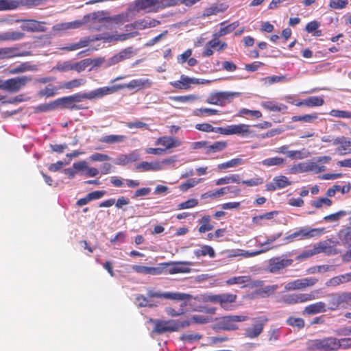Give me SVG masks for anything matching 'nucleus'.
Returning <instances> with one entry per match:
<instances>
[{
  "instance_id": "obj_6",
  "label": "nucleus",
  "mask_w": 351,
  "mask_h": 351,
  "mask_svg": "<svg viewBox=\"0 0 351 351\" xmlns=\"http://www.w3.org/2000/svg\"><path fill=\"white\" fill-rule=\"evenodd\" d=\"M325 232V228H302L299 230L287 236L285 240L287 242H292L295 239L299 240L307 239L313 237H318Z\"/></svg>"
},
{
  "instance_id": "obj_62",
  "label": "nucleus",
  "mask_w": 351,
  "mask_h": 351,
  "mask_svg": "<svg viewBox=\"0 0 351 351\" xmlns=\"http://www.w3.org/2000/svg\"><path fill=\"white\" fill-rule=\"evenodd\" d=\"M317 119V114L316 113L312 114H304L302 116H293L291 120L295 121H304L307 123H311L314 120Z\"/></svg>"
},
{
  "instance_id": "obj_10",
  "label": "nucleus",
  "mask_w": 351,
  "mask_h": 351,
  "mask_svg": "<svg viewBox=\"0 0 351 351\" xmlns=\"http://www.w3.org/2000/svg\"><path fill=\"white\" fill-rule=\"evenodd\" d=\"M151 322H152L154 324V328L152 330L153 333L160 335L165 332L178 331L177 320L151 319Z\"/></svg>"
},
{
  "instance_id": "obj_33",
  "label": "nucleus",
  "mask_w": 351,
  "mask_h": 351,
  "mask_svg": "<svg viewBox=\"0 0 351 351\" xmlns=\"http://www.w3.org/2000/svg\"><path fill=\"white\" fill-rule=\"evenodd\" d=\"M192 298L191 295L185 293L170 291L164 293V299L173 301H180L186 303V301L190 300Z\"/></svg>"
},
{
  "instance_id": "obj_7",
  "label": "nucleus",
  "mask_w": 351,
  "mask_h": 351,
  "mask_svg": "<svg viewBox=\"0 0 351 351\" xmlns=\"http://www.w3.org/2000/svg\"><path fill=\"white\" fill-rule=\"evenodd\" d=\"M337 343L335 337H325L311 341L309 347L312 351H338Z\"/></svg>"
},
{
  "instance_id": "obj_17",
  "label": "nucleus",
  "mask_w": 351,
  "mask_h": 351,
  "mask_svg": "<svg viewBox=\"0 0 351 351\" xmlns=\"http://www.w3.org/2000/svg\"><path fill=\"white\" fill-rule=\"evenodd\" d=\"M337 242L332 239H326L319 242L315 245L317 254L324 253L327 255H335L339 253L336 248Z\"/></svg>"
},
{
  "instance_id": "obj_49",
  "label": "nucleus",
  "mask_w": 351,
  "mask_h": 351,
  "mask_svg": "<svg viewBox=\"0 0 351 351\" xmlns=\"http://www.w3.org/2000/svg\"><path fill=\"white\" fill-rule=\"evenodd\" d=\"M56 100L51 101L47 104H42L35 108V112H45L49 111L55 110L57 109Z\"/></svg>"
},
{
  "instance_id": "obj_25",
  "label": "nucleus",
  "mask_w": 351,
  "mask_h": 351,
  "mask_svg": "<svg viewBox=\"0 0 351 351\" xmlns=\"http://www.w3.org/2000/svg\"><path fill=\"white\" fill-rule=\"evenodd\" d=\"M250 126L247 124L239 123L228 125V135H239L246 136L251 133Z\"/></svg>"
},
{
  "instance_id": "obj_51",
  "label": "nucleus",
  "mask_w": 351,
  "mask_h": 351,
  "mask_svg": "<svg viewBox=\"0 0 351 351\" xmlns=\"http://www.w3.org/2000/svg\"><path fill=\"white\" fill-rule=\"evenodd\" d=\"M93 40H95V38H93V39H89V38H82L77 43H73V44L68 45L67 47H65V49L67 51H69L79 49L82 47L88 46V44L90 43V42Z\"/></svg>"
},
{
  "instance_id": "obj_41",
  "label": "nucleus",
  "mask_w": 351,
  "mask_h": 351,
  "mask_svg": "<svg viewBox=\"0 0 351 351\" xmlns=\"http://www.w3.org/2000/svg\"><path fill=\"white\" fill-rule=\"evenodd\" d=\"M19 0H0V11L16 10L20 7Z\"/></svg>"
},
{
  "instance_id": "obj_22",
  "label": "nucleus",
  "mask_w": 351,
  "mask_h": 351,
  "mask_svg": "<svg viewBox=\"0 0 351 351\" xmlns=\"http://www.w3.org/2000/svg\"><path fill=\"white\" fill-rule=\"evenodd\" d=\"M31 52L28 51H20L16 47L0 48V59H9L19 56H28Z\"/></svg>"
},
{
  "instance_id": "obj_37",
  "label": "nucleus",
  "mask_w": 351,
  "mask_h": 351,
  "mask_svg": "<svg viewBox=\"0 0 351 351\" xmlns=\"http://www.w3.org/2000/svg\"><path fill=\"white\" fill-rule=\"evenodd\" d=\"M261 106L265 110L271 112H280L287 109V106L282 104H278L274 101H265L261 103Z\"/></svg>"
},
{
  "instance_id": "obj_55",
  "label": "nucleus",
  "mask_w": 351,
  "mask_h": 351,
  "mask_svg": "<svg viewBox=\"0 0 351 351\" xmlns=\"http://www.w3.org/2000/svg\"><path fill=\"white\" fill-rule=\"evenodd\" d=\"M307 172L313 171L315 173H319L326 171V168L324 165H319L317 162L309 161L306 162Z\"/></svg>"
},
{
  "instance_id": "obj_15",
  "label": "nucleus",
  "mask_w": 351,
  "mask_h": 351,
  "mask_svg": "<svg viewBox=\"0 0 351 351\" xmlns=\"http://www.w3.org/2000/svg\"><path fill=\"white\" fill-rule=\"evenodd\" d=\"M103 18L99 17V13L93 12L84 16L82 20H77L71 22H67L68 28L77 29L88 23H101Z\"/></svg>"
},
{
  "instance_id": "obj_45",
  "label": "nucleus",
  "mask_w": 351,
  "mask_h": 351,
  "mask_svg": "<svg viewBox=\"0 0 351 351\" xmlns=\"http://www.w3.org/2000/svg\"><path fill=\"white\" fill-rule=\"evenodd\" d=\"M199 222L201 224L198 228L199 233H204L213 229V226L210 223V217L209 215L203 216Z\"/></svg>"
},
{
  "instance_id": "obj_21",
  "label": "nucleus",
  "mask_w": 351,
  "mask_h": 351,
  "mask_svg": "<svg viewBox=\"0 0 351 351\" xmlns=\"http://www.w3.org/2000/svg\"><path fill=\"white\" fill-rule=\"evenodd\" d=\"M21 27L23 31L29 32H43L46 31L45 23L36 20H24Z\"/></svg>"
},
{
  "instance_id": "obj_38",
  "label": "nucleus",
  "mask_w": 351,
  "mask_h": 351,
  "mask_svg": "<svg viewBox=\"0 0 351 351\" xmlns=\"http://www.w3.org/2000/svg\"><path fill=\"white\" fill-rule=\"evenodd\" d=\"M193 253L197 258L206 256H208L210 258H215L216 256L214 249L208 245H202L200 249L194 250Z\"/></svg>"
},
{
  "instance_id": "obj_35",
  "label": "nucleus",
  "mask_w": 351,
  "mask_h": 351,
  "mask_svg": "<svg viewBox=\"0 0 351 351\" xmlns=\"http://www.w3.org/2000/svg\"><path fill=\"white\" fill-rule=\"evenodd\" d=\"M127 140V136L122 134H109L102 136L99 141L107 145L121 143Z\"/></svg>"
},
{
  "instance_id": "obj_40",
  "label": "nucleus",
  "mask_w": 351,
  "mask_h": 351,
  "mask_svg": "<svg viewBox=\"0 0 351 351\" xmlns=\"http://www.w3.org/2000/svg\"><path fill=\"white\" fill-rule=\"evenodd\" d=\"M241 182V178L239 174H231L221 178L217 179L215 181V185H223L228 184L230 183H237L239 184Z\"/></svg>"
},
{
  "instance_id": "obj_24",
  "label": "nucleus",
  "mask_w": 351,
  "mask_h": 351,
  "mask_svg": "<svg viewBox=\"0 0 351 351\" xmlns=\"http://www.w3.org/2000/svg\"><path fill=\"white\" fill-rule=\"evenodd\" d=\"M155 145H162L164 147L163 149H165L166 152L167 149L180 146L181 145V142L173 137L164 136L159 137L155 142Z\"/></svg>"
},
{
  "instance_id": "obj_60",
  "label": "nucleus",
  "mask_w": 351,
  "mask_h": 351,
  "mask_svg": "<svg viewBox=\"0 0 351 351\" xmlns=\"http://www.w3.org/2000/svg\"><path fill=\"white\" fill-rule=\"evenodd\" d=\"M198 200L195 198L189 199L185 202H181L178 205V210L189 209L195 207L198 205Z\"/></svg>"
},
{
  "instance_id": "obj_26",
  "label": "nucleus",
  "mask_w": 351,
  "mask_h": 351,
  "mask_svg": "<svg viewBox=\"0 0 351 351\" xmlns=\"http://www.w3.org/2000/svg\"><path fill=\"white\" fill-rule=\"evenodd\" d=\"M134 5L137 12H155L154 10L156 9V0H135Z\"/></svg>"
},
{
  "instance_id": "obj_1",
  "label": "nucleus",
  "mask_w": 351,
  "mask_h": 351,
  "mask_svg": "<svg viewBox=\"0 0 351 351\" xmlns=\"http://www.w3.org/2000/svg\"><path fill=\"white\" fill-rule=\"evenodd\" d=\"M193 263L187 261L167 262L160 263L157 267H147L134 265L132 267L133 271L144 275L157 276L160 274H176L180 273H189L190 266Z\"/></svg>"
},
{
  "instance_id": "obj_30",
  "label": "nucleus",
  "mask_w": 351,
  "mask_h": 351,
  "mask_svg": "<svg viewBox=\"0 0 351 351\" xmlns=\"http://www.w3.org/2000/svg\"><path fill=\"white\" fill-rule=\"evenodd\" d=\"M351 282V272L341 274L329 279L326 282L327 287H337L341 284Z\"/></svg>"
},
{
  "instance_id": "obj_53",
  "label": "nucleus",
  "mask_w": 351,
  "mask_h": 351,
  "mask_svg": "<svg viewBox=\"0 0 351 351\" xmlns=\"http://www.w3.org/2000/svg\"><path fill=\"white\" fill-rule=\"evenodd\" d=\"M328 306L327 309L330 311H335L339 308L341 305L339 293H332L329 295Z\"/></svg>"
},
{
  "instance_id": "obj_16",
  "label": "nucleus",
  "mask_w": 351,
  "mask_h": 351,
  "mask_svg": "<svg viewBox=\"0 0 351 351\" xmlns=\"http://www.w3.org/2000/svg\"><path fill=\"white\" fill-rule=\"evenodd\" d=\"M56 100L58 108H67L70 110H73V106L75 103H80L83 101L81 93L58 98Z\"/></svg>"
},
{
  "instance_id": "obj_44",
  "label": "nucleus",
  "mask_w": 351,
  "mask_h": 351,
  "mask_svg": "<svg viewBox=\"0 0 351 351\" xmlns=\"http://www.w3.org/2000/svg\"><path fill=\"white\" fill-rule=\"evenodd\" d=\"M86 80L82 78L73 79L69 82H64L60 84V88L62 89H73L75 88H78L84 84H85Z\"/></svg>"
},
{
  "instance_id": "obj_18",
  "label": "nucleus",
  "mask_w": 351,
  "mask_h": 351,
  "mask_svg": "<svg viewBox=\"0 0 351 351\" xmlns=\"http://www.w3.org/2000/svg\"><path fill=\"white\" fill-rule=\"evenodd\" d=\"M334 145H339L336 148V152L339 155L351 154V138L341 136L335 138L333 141Z\"/></svg>"
},
{
  "instance_id": "obj_28",
  "label": "nucleus",
  "mask_w": 351,
  "mask_h": 351,
  "mask_svg": "<svg viewBox=\"0 0 351 351\" xmlns=\"http://www.w3.org/2000/svg\"><path fill=\"white\" fill-rule=\"evenodd\" d=\"M326 311V304L324 302L319 301L306 306L303 311V314L315 315L320 313H325Z\"/></svg>"
},
{
  "instance_id": "obj_20",
  "label": "nucleus",
  "mask_w": 351,
  "mask_h": 351,
  "mask_svg": "<svg viewBox=\"0 0 351 351\" xmlns=\"http://www.w3.org/2000/svg\"><path fill=\"white\" fill-rule=\"evenodd\" d=\"M291 182L285 176H276L273 179V182L266 184V189L268 191H274L276 189H280L290 186Z\"/></svg>"
},
{
  "instance_id": "obj_23",
  "label": "nucleus",
  "mask_w": 351,
  "mask_h": 351,
  "mask_svg": "<svg viewBox=\"0 0 351 351\" xmlns=\"http://www.w3.org/2000/svg\"><path fill=\"white\" fill-rule=\"evenodd\" d=\"M134 55V49L132 47H128L119 53L114 55L109 59V63L110 65L116 64L120 62H122L126 59L132 58Z\"/></svg>"
},
{
  "instance_id": "obj_58",
  "label": "nucleus",
  "mask_w": 351,
  "mask_h": 351,
  "mask_svg": "<svg viewBox=\"0 0 351 351\" xmlns=\"http://www.w3.org/2000/svg\"><path fill=\"white\" fill-rule=\"evenodd\" d=\"M347 215V212L345 210H339L337 213L325 216L323 219L325 221L333 222L338 221L341 218L345 217Z\"/></svg>"
},
{
  "instance_id": "obj_9",
  "label": "nucleus",
  "mask_w": 351,
  "mask_h": 351,
  "mask_svg": "<svg viewBox=\"0 0 351 351\" xmlns=\"http://www.w3.org/2000/svg\"><path fill=\"white\" fill-rule=\"evenodd\" d=\"M32 80V77L27 75L8 79L4 81V90L16 93Z\"/></svg>"
},
{
  "instance_id": "obj_5",
  "label": "nucleus",
  "mask_w": 351,
  "mask_h": 351,
  "mask_svg": "<svg viewBox=\"0 0 351 351\" xmlns=\"http://www.w3.org/2000/svg\"><path fill=\"white\" fill-rule=\"evenodd\" d=\"M317 291L311 293H293L282 295L280 302L287 305H294L300 303H305L317 298L315 293Z\"/></svg>"
},
{
  "instance_id": "obj_8",
  "label": "nucleus",
  "mask_w": 351,
  "mask_h": 351,
  "mask_svg": "<svg viewBox=\"0 0 351 351\" xmlns=\"http://www.w3.org/2000/svg\"><path fill=\"white\" fill-rule=\"evenodd\" d=\"M252 320L253 322L252 326L247 328L244 332V336L251 339L260 336L269 319L266 316H260L254 317Z\"/></svg>"
},
{
  "instance_id": "obj_11",
  "label": "nucleus",
  "mask_w": 351,
  "mask_h": 351,
  "mask_svg": "<svg viewBox=\"0 0 351 351\" xmlns=\"http://www.w3.org/2000/svg\"><path fill=\"white\" fill-rule=\"evenodd\" d=\"M118 86H104L98 88L95 90H91L88 93H81L82 99H101L106 95H112L117 91H118Z\"/></svg>"
},
{
  "instance_id": "obj_36",
  "label": "nucleus",
  "mask_w": 351,
  "mask_h": 351,
  "mask_svg": "<svg viewBox=\"0 0 351 351\" xmlns=\"http://www.w3.org/2000/svg\"><path fill=\"white\" fill-rule=\"evenodd\" d=\"M136 169L141 171H157L162 169V165L159 162H148L143 161L136 165Z\"/></svg>"
},
{
  "instance_id": "obj_34",
  "label": "nucleus",
  "mask_w": 351,
  "mask_h": 351,
  "mask_svg": "<svg viewBox=\"0 0 351 351\" xmlns=\"http://www.w3.org/2000/svg\"><path fill=\"white\" fill-rule=\"evenodd\" d=\"M226 23V21H223L220 23L221 27L217 32L215 33V36L221 37L228 34H230L231 32L234 31L236 28H237L239 26L240 24L239 21H234L232 23L227 25H225Z\"/></svg>"
},
{
  "instance_id": "obj_27",
  "label": "nucleus",
  "mask_w": 351,
  "mask_h": 351,
  "mask_svg": "<svg viewBox=\"0 0 351 351\" xmlns=\"http://www.w3.org/2000/svg\"><path fill=\"white\" fill-rule=\"evenodd\" d=\"M195 83H197V80L190 78L184 75H182L179 80L171 82L169 84L171 86L176 88L188 90L191 88L192 84Z\"/></svg>"
},
{
  "instance_id": "obj_12",
  "label": "nucleus",
  "mask_w": 351,
  "mask_h": 351,
  "mask_svg": "<svg viewBox=\"0 0 351 351\" xmlns=\"http://www.w3.org/2000/svg\"><path fill=\"white\" fill-rule=\"evenodd\" d=\"M318 282V279L314 277L297 279L288 282L285 286L287 291L302 290L314 286Z\"/></svg>"
},
{
  "instance_id": "obj_2",
  "label": "nucleus",
  "mask_w": 351,
  "mask_h": 351,
  "mask_svg": "<svg viewBox=\"0 0 351 351\" xmlns=\"http://www.w3.org/2000/svg\"><path fill=\"white\" fill-rule=\"evenodd\" d=\"M237 300V295L234 293H223L220 294H204L202 300L204 302L218 304L220 307L226 311H232L234 308V304Z\"/></svg>"
},
{
  "instance_id": "obj_61",
  "label": "nucleus",
  "mask_w": 351,
  "mask_h": 351,
  "mask_svg": "<svg viewBox=\"0 0 351 351\" xmlns=\"http://www.w3.org/2000/svg\"><path fill=\"white\" fill-rule=\"evenodd\" d=\"M35 65H31L29 62H24L14 68L11 73H23L27 71H34L36 70Z\"/></svg>"
},
{
  "instance_id": "obj_56",
  "label": "nucleus",
  "mask_w": 351,
  "mask_h": 351,
  "mask_svg": "<svg viewBox=\"0 0 351 351\" xmlns=\"http://www.w3.org/2000/svg\"><path fill=\"white\" fill-rule=\"evenodd\" d=\"M250 280V277L247 276H234L226 280V285H232L237 284H245Z\"/></svg>"
},
{
  "instance_id": "obj_43",
  "label": "nucleus",
  "mask_w": 351,
  "mask_h": 351,
  "mask_svg": "<svg viewBox=\"0 0 351 351\" xmlns=\"http://www.w3.org/2000/svg\"><path fill=\"white\" fill-rule=\"evenodd\" d=\"M339 237L343 245L351 247V226L341 230Z\"/></svg>"
},
{
  "instance_id": "obj_31",
  "label": "nucleus",
  "mask_w": 351,
  "mask_h": 351,
  "mask_svg": "<svg viewBox=\"0 0 351 351\" xmlns=\"http://www.w3.org/2000/svg\"><path fill=\"white\" fill-rule=\"evenodd\" d=\"M324 104L322 97L311 96L295 104L296 106H306L308 107L321 106Z\"/></svg>"
},
{
  "instance_id": "obj_64",
  "label": "nucleus",
  "mask_w": 351,
  "mask_h": 351,
  "mask_svg": "<svg viewBox=\"0 0 351 351\" xmlns=\"http://www.w3.org/2000/svg\"><path fill=\"white\" fill-rule=\"evenodd\" d=\"M329 114L335 117L351 119L350 111L333 109L330 111Z\"/></svg>"
},
{
  "instance_id": "obj_19",
  "label": "nucleus",
  "mask_w": 351,
  "mask_h": 351,
  "mask_svg": "<svg viewBox=\"0 0 351 351\" xmlns=\"http://www.w3.org/2000/svg\"><path fill=\"white\" fill-rule=\"evenodd\" d=\"M139 33L138 32H132L129 33H125V34H106L104 36H99L95 38V40H103L105 42H112V41H124L132 38H134L135 36H138Z\"/></svg>"
},
{
  "instance_id": "obj_3",
  "label": "nucleus",
  "mask_w": 351,
  "mask_h": 351,
  "mask_svg": "<svg viewBox=\"0 0 351 351\" xmlns=\"http://www.w3.org/2000/svg\"><path fill=\"white\" fill-rule=\"evenodd\" d=\"M249 319L247 316L242 315H226L216 318L214 325L215 329L222 330H235L239 328L237 323L247 321Z\"/></svg>"
},
{
  "instance_id": "obj_42",
  "label": "nucleus",
  "mask_w": 351,
  "mask_h": 351,
  "mask_svg": "<svg viewBox=\"0 0 351 351\" xmlns=\"http://www.w3.org/2000/svg\"><path fill=\"white\" fill-rule=\"evenodd\" d=\"M193 114L200 118L219 114V110L208 108H200L193 110Z\"/></svg>"
},
{
  "instance_id": "obj_32",
  "label": "nucleus",
  "mask_w": 351,
  "mask_h": 351,
  "mask_svg": "<svg viewBox=\"0 0 351 351\" xmlns=\"http://www.w3.org/2000/svg\"><path fill=\"white\" fill-rule=\"evenodd\" d=\"M140 158L137 151H132L127 154H121L116 162L117 165H125L128 163L136 162Z\"/></svg>"
},
{
  "instance_id": "obj_50",
  "label": "nucleus",
  "mask_w": 351,
  "mask_h": 351,
  "mask_svg": "<svg viewBox=\"0 0 351 351\" xmlns=\"http://www.w3.org/2000/svg\"><path fill=\"white\" fill-rule=\"evenodd\" d=\"M221 36L213 35V38L208 41V45L213 49L217 48V51H223L228 47V44L219 40Z\"/></svg>"
},
{
  "instance_id": "obj_59",
  "label": "nucleus",
  "mask_w": 351,
  "mask_h": 351,
  "mask_svg": "<svg viewBox=\"0 0 351 351\" xmlns=\"http://www.w3.org/2000/svg\"><path fill=\"white\" fill-rule=\"evenodd\" d=\"M262 81L265 85H271L274 83L282 82L286 81V77L285 75H273L265 77L262 79Z\"/></svg>"
},
{
  "instance_id": "obj_47",
  "label": "nucleus",
  "mask_w": 351,
  "mask_h": 351,
  "mask_svg": "<svg viewBox=\"0 0 351 351\" xmlns=\"http://www.w3.org/2000/svg\"><path fill=\"white\" fill-rule=\"evenodd\" d=\"M25 34L21 32H7L0 34L1 40H18L23 38Z\"/></svg>"
},
{
  "instance_id": "obj_57",
  "label": "nucleus",
  "mask_w": 351,
  "mask_h": 351,
  "mask_svg": "<svg viewBox=\"0 0 351 351\" xmlns=\"http://www.w3.org/2000/svg\"><path fill=\"white\" fill-rule=\"evenodd\" d=\"M186 306V303L182 302L180 305V308L178 310H176L171 307H167L165 311L168 316L178 317L184 313V307Z\"/></svg>"
},
{
  "instance_id": "obj_54",
  "label": "nucleus",
  "mask_w": 351,
  "mask_h": 351,
  "mask_svg": "<svg viewBox=\"0 0 351 351\" xmlns=\"http://www.w3.org/2000/svg\"><path fill=\"white\" fill-rule=\"evenodd\" d=\"M287 324L292 327H296L298 329H302L304 327L305 322L302 318L289 317L287 319Z\"/></svg>"
},
{
  "instance_id": "obj_13",
  "label": "nucleus",
  "mask_w": 351,
  "mask_h": 351,
  "mask_svg": "<svg viewBox=\"0 0 351 351\" xmlns=\"http://www.w3.org/2000/svg\"><path fill=\"white\" fill-rule=\"evenodd\" d=\"M160 24V21L149 16H147L141 19H138L132 23L127 25L126 27L143 30L145 29L155 27Z\"/></svg>"
},
{
  "instance_id": "obj_29",
  "label": "nucleus",
  "mask_w": 351,
  "mask_h": 351,
  "mask_svg": "<svg viewBox=\"0 0 351 351\" xmlns=\"http://www.w3.org/2000/svg\"><path fill=\"white\" fill-rule=\"evenodd\" d=\"M227 8L228 6L224 3H213L204 10L202 16L209 17L212 15H217L219 13L223 12Z\"/></svg>"
},
{
  "instance_id": "obj_52",
  "label": "nucleus",
  "mask_w": 351,
  "mask_h": 351,
  "mask_svg": "<svg viewBox=\"0 0 351 351\" xmlns=\"http://www.w3.org/2000/svg\"><path fill=\"white\" fill-rule=\"evenodd\" d=\"M243 163V160L239 158H232L227 162L217 165V169L222 170L237 167Z\"/></svg>"
},
{
  "instance_id": "obj_39",
  "label": "nucleus",
  "mask_w": 351,
  "mask_h": 351,
  "mask_svg": "<svg viewBox=\"0 0 351 351\" xmlns=\"http://www.w3.org/2000/svg\"><path fill=\"white\" fill-rule=\"evenodd\" d=\"M286 163L284 158L275 156L266 158L261 162V164L265 167H269L273 166L281 167Z\"/></svg>"
},
{
  "instance_id": "obj_4",
  "label": "nucleus",
  "mask_w": 351,
  "mask_h": 351,
  "mask_svg": "<svg viewBox=\"0 0 351 351\" xmlns=\"http://www.w3.org/2000/svg\"><path fill=\"white\" fill-rule=\"evenodd\" d=\"M293 263V260L287 255L274 256L268 260L267 270L271 274H282Z\"/></svg>"
},
{
  "instance_id": "obj_46",
  "label": "nucleus",
  "mask_w": 351,
  "mask_h": 351,
  "mask_svg": "<svg viewBox=\"0 0 351 351\" xmlns=\"http://www.w3.org/2000/svg\"><path fill=\"white\" fill-rule=\"evenodd\" d=\"M228 144L226 141H216L213 143L212 145H208L206 147V153L209 154L211 153H216L221 152L226 148Z\"/></svg>"
},
{
  "instance_id": "obj_48",
  "label": "nucleus",
  "mask_w": 351,
  "mask_h": 351,
  "mask_svg": "<svg viewBox=\"0 0 351 351\" xmlns=\"http://www.w3.org/2000/svg\"><path fill=\"white\" fill-rule=\"evenodd\" d=\"M178 1L179 0H156V9H155L154 11L178 6Z\"/></svg>"
},
{
  "instance_id": "obj_63",
  "label": "nucleus",
  "mask_w": 351,
  "mask_h": 351,
  "mask_svg": "<svg viewBox=\"0 0 351 351\" xmlns=\"http://www.w3.org/2000/svg\"><path fill=\"white\" fill-rule=\"evenodd\" d=\"M348 4V0H330L329 7L333 10H342Z\"/></svg>"
},
{
  "instance_id": "obj_14",
  "label": "nucleus",
  "mask_w": 351,
  "mask_h": 351,
  "mask_svg": "<svg viewBox=\"0 0 351 351\" xmlns=\"http://www.w3.org/2000/svg\"><path fill=\"white\" fill-rule=\"evenodd\" d=\"M153 85V82L150 79H134L131 80L127 84H118V89L121 90L124 88L143 90L149 88Z\"/></svg>"
}]
</instances>
